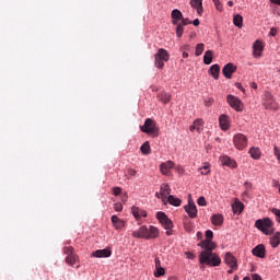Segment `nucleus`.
I'll list each match as a JSON object with an SVG mask.
<instances>
[{
  "label": "nucleus",
  "instance_id": "nucleus-63",
  "mask_svg": "<svg viewBox=\"0 0 280 280\" xmlns=\"http://www.w3.org/2000/svg\"><path fill=\"white\" fill-rule=\"evenodd\" d=\"M243 280H250V277L246 276L243 278Z\"/></svg>",
  "mask_w": 280,
  "mask_h": 280
},
{
  "label": "nucleus",
  "instance_id": "nucleus-35",
  "mask_svg": "<svg viewBox=\"0 0 280 280\" xmlns=\"http://www.w3.org/2000/svg\"><path fill=\"white\" fill-rule=\"evenodd\" d=\"M140 152L142 154L148 155L150 152H152V148H150V141H145L141 147H140Z\"/></svg>",
  "mask_w": 280,
  "mask_h": 280
},
{
  "label": "nucleus",
  "instance_id": "nucleus-5",
  "mask_svg": "<svg viewBox=\"0 0 280 280\" xmlns=\"http://www.w3.org/2000/svg\"><path fill=\"white\" fill-rule=\"evenodd\" d=\"M155 61L154 65L158 69H163L165 67V62L170 60V52L164 48H160L158 52L154 55Z\"/></svg>",
  "mask_w": 280,
  "mask_h": 280
},
{
  "label": "nucleus",
  "instance_id": "nucleus-19",
  "mask_svg": "<svg viewBox=\"0 0 280 280\" xmlns=\"http://www.w3.org/2000/svg\"><path fill=\"white\" fill-rule=\"evenodd\" d=\"M174 162L173 161H166V162H163L161 165H160V172L164 175V176H167L170 174V171L171 170H174Z\"/></svg>",
  "mask_w": 280,
  "mask_h": 280
},
{
  "label": "nucleus",
  "instance_id": "nucleus-49",
  "mask_svg": "<svg viewBox=\"0 0 280 280\" xmlns=\"http://www.w3.org/2000/svg\"><path fill=\"white\" fill-rule=\"evenodd\" d=\"M271 212H272L273 215H276L277 218H280V210H279V209L273 208V209L271 210Z\"/></svg>",
  "mask_w": 280,
  "mask_h": 280
},
{
  "label": "nucleus",
  "instance_id": "nucleus-60",
  "mask_svg": "<svg viewBox=\"0 0 280 280\" xmlns=\"http://www.w3.org/2000/svg\"><path fill=\"white\" fill-rule=\"evenodd\" d=\"M250 86H252V89H257V83L253 82V83L250 84Z\"/></svg>",
  "mask_w": 280,
  "mask_h": 280
},
{
  "label": "nucleus",
  "instance_id": "nucleus-46",
  "mask_svg": "<svg viewBox=\"0 0 280 280\" xmlns=\"http://www.w3.org/2000/svg\"><path fill=\"white\" fill-rule=\"evenodd\" d=\"M114 209L115 211L121 212L124 211V206L121 205V202H117L114 205Z\"/></svg>",
  "mask_w": 280,
  "mask_h": 280
},
{
  "label": "nucleus",
  "instance_id": "nucleus-8",
  "mask_svg": "<svg viewBox=\"0 0 280 280\" xmlns=\"http://www.w3.org/2000/svg\"><path fill=\"white\" fill-rule=\"evenodd\" d=\"M233 143L236 150H245L248 145V138L244 133H236L233 137Z\"/></svg>",
  "mask_w": 280,
  "mask_h": 280
},
{
  "label": "nucleus",
  "instance_id": "nucleus-25",
  "mask_svg": "<svg viewBox=\"0 0 280 280\" xmlns=\"http://www.w3.org/2000/svg\"><path fill=\"white\" fill-rule=\"evenodd\" d=\"M209 75H212L214 80L220 78V65L214 63L208 70Z\"/></svg>",
  "mask_w": 280,
  "mask_h": 280
},
{
  "label": "nucleus",
  "instance_id": "nucleus-10",
  "mask_svg": "<svg viewBox=\"0 0 280 280\" xmlns=\"http://www.w3.org/2000/svg\"><path fill=\"white\" fill-rule=\"evenodd\" d=\"M264 106L267 108V110H277L279 108V105L277 102H275V97L270 92H266L264 96Z\"/></svg>",
  "mask_w": 280,
  "mask_h": 280
},
{
  "label": "nucleus",
  "instance_id": "nucleus-21",
  "mask_svg": "<svg viewBox=\"0 0 280 280\" xmlns=\"http://www.w3.org/2000/svg\"><path fill=\"white\" fill-rule=\"evenodd\" d=\"M171 18L173 25H178V23L183 21V12H180L178 9H175L172 11Z\"/></svg>",
  "mask_w": 280,
  "mask_h": 280
},
{
  "label": "nucleus",
  "instance_id": "nucleus-41",
  "mask_svg": "<svg viewBox=\"0 0 280 280\" xmlns=\"http://www.w3.org/2000/svg\"><path fill=\"white\" fill-rule=\"evenodd\" d=\"M163 275H165V268L163 267L155 268L154 277L159 278V277H163Z\"/></svg>",
  "mask_w": 280,
  "mask_h": 280
},
{
  "label": "nucleus",
  "instance_id": "nucleus-7",
  "mask_svg": "<svg viewBox=\"0 0 280 280\" xmlns=\"http://www.w3.org/2000/svg\"><path fill=\"white\" fill-rule=\"evenodd\" d=\"M63 254L67 255L65 261L68 264V266H75V264L80 261V257L75 254L73 247L71 246H65Z\"/></svg>",
  "mask_w": 280,
  "mask_h": 280
},
{
  "label": "nucleus",
  "instance_id": "nucleus-51",
  "mask_svg": "<svg viewBox=\"0 0 280 280\" xmlns=\"http://www.w3.org/2000/svg\"><path fill=\"white\" fill-rule=\"evenodd\" d=\"M252 280H264V279H261V276H259L258 273H253Z\"/></svg>",
  "mask_w": 280,
  "mask_h": 280
},
{
  "label": "nucleus",
  "instance_id": "nucleus-17",
  "mask_svg": "<svg viewBox=\"0 0 280 280\" xmlns=\"http://www.w3.org/2000/svg\"><path fill=\"white\" fill-rule=\"evenodd\" d=\"M252 254L259 259H264L266 257V246L264 244H259L253 248Z\"/></svg>",
  "mask_w": 280,
  "mask_h": 280
},
{
  "label": "nucleus",
  "instance_id": "nucleus-3",
  "mask_svg": "<svg viewBox=\"0 0 280 280\" xmlns=\"http://www.w3.org/2000/svg\"><path fill=\"white\" fill-rule=\"evenodd\" d=\"M141 132H144L145 135H149V137H159L160 135V129L159 126L156 125V121L152 118H147L144 120L143 126H140Z\"/></svg>",
  "mask_w": 280,
  "mask_h": 280
},
{
  "label": "nucleus",
  "instance_id": "nucleus-37",
  "mask_svg": "<svg viewBox=\"0 0 280 280\" xmlns=\"http://www.w3.org/2000/svg\"><path fill=\"white\" fill-rule=\"evenodd\" d=\"M174 25H176L175 32H176L177 38H182L183 37V33L185 32V27L180 23L174 24Z\"/></svg>",
  "mask_w": 280,
  "mask_h": 280
},
{
  "label": "nucleus",
  "instance_id": "nucleus-55",
  "mask_svg": "<svg viewBox=\"0 0 280 280\" xmlns=\"http://www.w3.org/2000/svg\"><path fill=\"white\" fill-rule=\"evenodd\" d=\"M271 3H275L276 5H280V0H270Z\"/></svg>",
  "mask_w": 280,
  "mask_h": 280
},
{
  "label": "nucleus",
  "instance_id": "nucleus-28",
  "mask_svg": "<svg viewBox=\"0 0 280 280\" xmlns=\"http://www.w3.org/2000/svg\"><path fill=\"white\" fill-rule=\"evenodd\" d=\"M249 154L255 161H259V159H261V150H259L257 147H252L249 149Z\"/></svg>",
  "mask_w": 280,
  "mask_h": 280
},
{
  "label": "nucleus",
  "instance_id": "nucleus-14",
  "mask_svg": "<svg viewBox=\"0 0 280 280\" xmlns=\"http://www.w3.org/2000/svg\"><path fill=\"white\" fill-rule=\"evenodd\" d=\"M224 264L229 266V268H232L233 270H237V258L233 256L231 252H228L224 256Z\"/></svg>",
  "mask_w": 280,
  "mask_h": 280
},
{
  "label": "nucleus",
  "instance_id": "nucleus-1",
  "mask_svg": "<svg viewBox=\"0 0 280 280\" xmlns=\"http://www.w3.org/2000/svg\"><path fill=\"white\" fill-rule=\"evenodd\" d=\"M213 250H215V247H203V250L199 254V262L211 267L220 266L222 259Z\"/></svg>",
  "mask_w": 280,
  "mask_h": 280
},
{
  "label": "nucleus",
  "instance_id": "nucleus-29",
  "mask_svg": "<svg viewBox=\"0 0 280 280\" xmlns=\"http://www.w3.org/2000/svg\"><path fill=\"white\" fill-rule=\"evenodd\" d=\"M219 124L221 126V130H229V116L221 115L219 118Z\"/></svg>",
  "mask_w": 280,
  "mask_h": 280
},
{
  "label": "nucleus",
  "instance_id": "nucleus-11",
  "mask_svg": "<svg viewBox=\"0 0 280 280\" xmlns=\"http://www.w3.org/2000/svg\"><path fill=\"white\" fill-rule=\"evenodd\" d=\"M226 100L231 108H234V110H237L238 113H242V110H244V104L236 96L230 94L228 95Z\"/></svg>",
  "mask_w": 280,
  "mask_h": 280
},
{
  "label": "nucleus",
  "instance_id": "nucleus-2",
  "mask_svg": "<svg viewBox=\"0 0 280 280\" xmlns=\"http://www.w3.org/2000/svg\"><path fill=\"white\" fill-rule=\"evenodd\" d=\"M131 235L138 240H156L159 237V228L142 225L139 230L133 231Z\"/></svg>",
  "mask_w": 280,
  "mask_h": 280
},
{
  "label": "nucleus",
  "instance_id": "nucleus-20",
  "mask_svg": "<svg viewBox=\"0 0 280 280\" xmlns=\"http://www.w3.org/2000/svg\"><path fill=\"white\" fill-rule=\"evenodd\" d=\"M112 223L116 231H121L126 226V221L119 219L117 215H112Z\"/></svg>",
  "mask_w": 280,
  "mask_h": 280
},
{
  "label": "nucleus",
  "instance_id": "nucleus-22",
  "mask_svg": "<svg viewBox=\"0 0 280 280\" xmlns=\"http://www.w3.org/2000/svg\"><path fill=\"white\" fill-rule=\"evenodd\" d=\"M221 164L225 165L226 167L235 168L237 167V162L235 160L229 158V155H223L220 158Z\"/></svg>",
  "mask_w": 280,
  "mask_h": 280
},
{
  "label": "nucleus",
  "instance_id": "nucleus-23",
  "mask_svg": "<svg viewBox=\"0 0 280 280\" xmlns=\"http://www.w3.org/2000/svg\"><path fill=\"white\" fill-rule=\"evenodd\" d=\"M131 213L136 218V220H141V218H148V212H145V210H141L139 207H132Z\"/></svg>",
  "mask_w": 280,
  "mask_h": 280
},
{
  "label": "nucleus",
  "instance_id": "nucleus-61",
  "mask_svg": "<svg viewBox=\"0 0 280 280\" xmlns=\"http://www.w3.org/2000/svg\"><path fill=\"white\" fill-rule=\"evenodd\" d=\"M183 58H189V54L188 52H183Z\"/></svg>",
  "mask_w": 280,
  "mask_h": 280
},
{
  "label": "nucleus",
  "instance_id": "nucleus-30",
  "mask_svg": "<svg viewBox=\"0 0 280 280\" xmlns=\"http://www.w3.org/2000/svg\"><path fill=\"white\" fill-rule=\"evenodd\" d=\"M158 98L160 100V102H162L163 104H170V102L172 101V95L168 94L167 92H161L158 95Z\"/></svg>",
  "mask_w": 280,
  "mask_h": 280
},
{
  "label": "nucleus",
  "instance_id": "nucleus-47",
  "mask_svg": "<svg viewBox=\"0 0 280 280\" xmlns=\"http://www.w3.org/2000/svg\"><path fill=\"white\" fill-rule=\"evenodd\" d=\"M113 194H114V196H119L121 194V187H114Z\"/></svg>",
  "mask_w": 280,
  "mask_h": 280
},
{
  "label": "nucleus",
  "instance_id": "nucleus-36",
  "mask_svg": "<svg viewBox=\"0 0 280 280\" xmlns=\"http://www.w3.org/2000/svg\"><path fill=\"white\" fill-rule=\"evenodd\" d=\"M167 202L168 205H172L173 207H180V199L172 196V195H168L167 197Z\"/></svg>",
  "mask_w": 280,
  "mask_h": 280
},
{
  "label": "nucleus",
  "instance_id": "nucleus-56",
  "mask_svg": "<svg viewBox=\"0 0 280 280\" xmlns=\"http://www.w3.org/2000/svg\"><path fill=\"white\" fill-rule=\"evenodd\" d=\"M197 240H202V232H197Z\"/></svg>",
  "mask_w": 280,
  "mask_h": 280
},
{
  "label": "nucleus",
  "instance_id": "nucleus-50",
  "mask_svg": "<svg viewBox=\"0 0 280 280\" xmlns=\"http://www.w3.org/2000/svg\"><path fill=\"white\" fill-rule=\"evenodd\" d=\"M185 255H186L187 259H195L196 258V256L194 254H191V252H186Z\"/></svg>",
  "mask_w": 280,
  "mask_h": 280
},
{
  "label": "nucleus",
  "instance_id": "nucleus-12",
  "mask_svg": "<svg viewBox=\"0 0 280 280\" xmlns=\"http://www.w3.org/2000/svg\"><path fill=\"white\" fill-rule=\"evenodd\" d=\"M172 194V188H170L168 184H162L160 188V192H156V198H160L162 202H165L167 200V196Z\"/></svg>",
  "mask_w": 280,
  "mask_h": 280
},
{
  "label": "nucleus",
  "instance_id": "nucleus-33",
  "mask_svg": "<svg viewBox=\"0 0 280 280\" xmlns=\"http://www.w3.org/2000/svg\"><path fill=\"white\" fill-rule=\"evenodd\" d=\"M233 23L236 27L242 28L244 25V18L240 14L234 15Z\"/></svg>",
  "mask_w": 280,
  "mask_h": 280
},
{
  "label": "nucleus",
  "instance_id": "nucleus-42",
  "mask_svg": "<svg viewBox=\"0 0 280 280\" xmlns=\"http://www.w3.org/2000/svg\"><path fill=\"white\" fill-rule=\"evenodd\" d=\"M213 3H214V7L215 9L219 11V12H222L224 10V7L222 5V2H220V0H212Z\"/></svg>",
  "mask_w": 280,
  "mask_h": 280
},
{
  "label": "nucleus",
  "instance_id": "nucleus-57",
  "mask_svg": "<svg viewBox=\"0 0 280 280\" xmlns=\"http://www.w3.org/2000/svg\"><path fill=\"white\" fill-rule=\"evenodd\" d=\"M128 200V194H125V196L122 197V202H126Z\"/></svg>",
  "mask_w": 280,
  "mask_h": 280
},
{
  "label": "nucleus",
  "instance_id": "nucleus-48",
  "mask_svg": "<svg viewBox=\"0 0 280 280\" xmlns=\"http://www.w3.org/2000/svg\"><path fill=\"white\" fill-rule=\"evenodd\" d=\"M175 170L179 174H185V168H183V166H180V165L176 166Z\"/></svg>",
  "mask_w": 280,
  "mask_h": 280
},
{
  "label": "nucleus",
  "instance_id": "nucleus-62",
  "mask_svg": "<svg viewBox=\"0 0 280 280\" xmlns=\"http://www.w3.org/2000/svg\"><path fill=\"white\" fill-rule=\"evenodd\" d=\"M234 270H237V269L231 268L230 270H228V273H229V275H233V271H234Z\"/></svg>",
  "mask_w": 280,
  "mask_h": 280
},
{
  "label": "nucleus",
  "instance_id": "nucleus-15",
  "mask_svg": "<svg viewBox=\"0 0 280 280\" xmlns=\"http://www.w3.org/2000/svg\"><path fill=\"white\" fill-rule=\"evenodd\" d=\"M184 209L189 218L194 219L198 217V209L196 208V203H194V201L189 200L188 205L185 206Z\"/></svg>",
  "mask_w": 280,
  "mask_h": 280
},
{
  "label": "nucleus",
  "instance_id": "nucleus-9",
  "mask_svg": "<svg viewBox=\"0 0 280 280\" xmlns=\"http://www.w3.org/2000/svg\"><path fill=\"white\" fill-rule=\"evenodd\" d=\"M198 246H200V248H217L215 243H213V231H206V240L198 243Z\"/></svg>",
  "mask_w": 280,
  "mask_h": 280
},
{
  "label": "nucleus",
  "instance_id": "nucleus-38",
  "mask_svg": "<svg viewBox=\"0 0 280 280\" xmlns=\"http://www.w3.org/2000/svg\"><path fill=\"white\" fill-rule=\"evenodd\" d=\"M126 178L128 180H132V178H135V176H137V170L135 168H128L127 173L125 174Z\"/></svg>",
  "mask_w": 280,
  "mask_h": 280
},
{
  "label": "nucleus",
  "instance_id": "nucleus-31",
  "mask_svg": "<svg viewBox=\"0 0 280 280\" xmlns=\"http://www.w3.org/2000/svg\"><path fill=\"white\" fill-rule=\"evenodd\" d=\"M203 62L206 65H211V62H213V50H207L205 52Z\"/></svg>",
  "mask_w": 280,
  "mask_h": 280
},
{
  "label": "nucleus",
  "instance_id": "nucleus-44",
  "mask_svg": "<svg viewBox=\"0 0 280 280\" xmlns=\"http://www.w3.org/2000/svg\"><path fill=\"white\" fill-rule=\"evenodd\" d=\"M191 20L189 18H182V22H179L180 25L185 27V25H191Z\"/></svg>",
  "mask_w": 280,
  "mask_h": 280
},
{
  "label": "nucleus",
  "instance_id": "nucleus-32",
  "mask_svg": "<svg viewBox=\"0 0 280 280\" xmlns=\"http://www.w3.org/2000/svg\"><path fill=\"white\" fill-rule=\"evenodd\" d=\"M280 244V232H277L271 238H270V245L272 248H277Z\"/></svg>",
  "mask_w": 280,
  "mask_h": 280
},
{
  "label": "nucleus",
  "instance_id": "nucleus-4",
  "mask_svg": "<svg viewBox=\"0 0 280 280\" xmlns=\"http://www.w3.org/2000/svg\"><path fill=\"white\" fill-rule=\"evenodd\" d=\"M255 226L256 229H258V231H261V233H265V235H272L275 231L272 229V220H270L269 218L256 220Z\"/></svg>",
  "mask_w": 280,
  "mask_h": 280
},
{
  "label": "nucleus",
  "instance_id": "nucleus-45",
  "mask_svg": "<svg viewBox=\"0 0 280 280\" xmlns=\"http://www.w3.org/2000/svg\"><path fill=\"white\" fill-rule=\"evenodd\" d=\"M197 203L199 207H207V199H205V197H199Z\"/></svg>",
  "mask_w": 280,
  "mask_h": 280
},
{
  "label": "nucleus",
  "instance_id": "nucleus-34",
  "mask_svg": "<svg viewBox=\"0 0 280 280\" xmlns=\"http://www.w3.org/2000/svg\"><path fill=\"white\" fill-rule=\"evenodd\" d=\"M234 213H242L244 211V203L241 201H235L232 206Z\"/></svg>",
  "mask_w": 280,
  "mask_h": 280
},
{
  "label": "nucleus",
  "instance_id": "nucleus-13",
  "mask_svg": "<svg viewBox=\"0 0 280 280\" xmlns=\"http://www.w3.org/2000/svg\"><path fill=\"white\" fill-rule=\"evenodd\" d=\"M236 71H237V66H234L232 62H229L222 69V73L224 78H226L228 80H231V78H233V73H235Z\"/></svg>",
  "mask_w": 280,
  "mask_h": 280
},
{
  "label": "nucleus",
  "instance_id": "nucleus-6",
  "mask_svg": "<svg viewBox=\"0 0 280 280\" xmlns=\"http://www.w3.org/2000/svg\"><path fill=\"white\" fill-rule=\"evenodd\" d=\"M159 222L162 224L163 229L166 230V235H172V229H174V223L170 220L165 212L159 211L156 213Z\"/></svg>",
  "mask_w": 280,
  "mask_h": 280
},
{
  "label": "nucleus",
  "instance_id": "nucleus-40",
  "mask_svg": "<svg viewBox=\"0 0 280 280\" xmlns=\"http://www.w3.org/2000/svg\"><path fill=\"white\" fill-rule=\"evenodd\" d=\"M210 165L209 163H205V165L202 167L199 168V171L201 172V174L203 176H207V174H209L211 171L209 170Z\"/></svg>",
  "mask_w": 280,
  "mask_h": 280
},
{
  "label": "nucleus",
  "instance_id": "nucleus-53",
  "mask_svg": "<svg viewBox=\"0 0 280 280\" xmlns=\"http://www.w3.org/2000/svg\"><path fill=\"white\" fill-rule=\"evenodd\" d=\"M155 268H161V258L155 257Z\"/></svg>",
  "mask_w": 280,
  "mask_h": 280
},
{
  "label": "nucleus",
  "instance_id": "nucleus-18",
  "mask_svg": "<svg viewBox=\"0 0 280 280\" xmlns=\"http://www.w3.org/2000/svg\"><path fill=\"white\" fill-rule=\"evenodd\" d=\"M262 51H264V44L261 43V40H256L253 44V56H254V58H260Z\"/></svg>",
  "mask_w": 280,
  "mask_h": 280
},
{
  "label": "nucleus",
  "instance_id": "nucleus-24",
  "mask_svg": "<svg viewBox=\"0 0 280 280\" xmlns=\"http://www.w3.org/2000/svg\"><path fill=\"white\" fill-rule=\"evenodd\" d=\"M190 5L194 10H197V14L199 16H202V12H205V9L202 8V0H190Z\"/></svg>",
  "mask_w": 280,
  "mask_h": 280
},
{
  "label": "nucleus",
  "instance_id": "nucleus-16",
  "mask_svg": "<svg viewBox=\"0 0 280 280\" xmlns=\"http://www.w3.org/2000/svg\"><path fill=\"white\" fill-rule=\"evenodd\" d=\"M113 255V250L110 247H106L104 249H97L92 253L91 257H96V258H104V257H110Z\"/></svg>",
  "mask_w": 280,
  "mask_h": 280
},
{
  "label": "nucleus",
  "instance_id": "nucleus-43",
  "mask_svg": "<svg viewBox=\"0 0 280 280\" xmlns=\"http://www.w3.org/2000/svg\"><path fill=\"white\" fill-rule=\"evenodd\" d=\"M244 187H245L246 191L243 192V196H248V189H253V184L249 182H245Z\"/></svg>",
  "mask_w": 280,
  "mask_h": 280
},
{
  "label": "nucleus",
  "instance_id": "nucleus-52",
  "mask_svg": "<svg viewBox=\"0 0 280 280\" xmlns=\"http://www.w3.org/2000/svg\"><path fill=\"white\" fill-rule=\"evenodd\" d=\"M269 36H277V28L276 27L270 28Z\"/></svg>",
  "mask_w": 280,
  "mask_h": 280
},
{
  "label": "nucleus",
  "instance_id": "nucleus-59",
  "mask_svg": "<svg viewBox=\"0 0 280 280\" xmlns=\"http://www.w3.org/2000/svg\"><path fill=\"white\" fill-rule=\"evenodd\" d=\"M228 5L230 7V8H233V5H234V3H233V1H228Z\"/></svg>",
  "mask_w": 280,
  "mask_h": 280
},
{
  "label": "nucleus",
  "instance_id": "nucleus-26",
  "mask_svg": "<svg viewBox=\"0 0 280 280\" xmlns=\"http://www.w3.org/2000/svg\"><path fill=\"white\" fill-rule=\"evenodd\" d=\"M202 126H205V122L202 121V119L199 118L192 122L189 130L190 132H194L195 130L198 132H202Z\"/></svg>",
  "mask_w": 280,
  "mask_h": 280
},
{
  "label": "nucleus",
  "instance_id": "nucleus-27",
  "mask_svg": "<svg viewBox=\"0 0 280 280\" xmlns=\"http://www.w3.org/2000/svg\"><path fill=\"white\" fill-rule=\"evenodd\" d=\"M211 222L214 226H222L224 224V217L222 214H214L211 218Z\"/></svg>",
  "mask_w": 280,
  "mask_h": 280
},
{
  "label": "nucleus",
  "instance_id": "nucleus-39",
  "mask_svg": "<svg viewBox=\"0 0 280 280\" xmlns=\"http://www.w3.org/2000/svg\"><path fill=\"white\" fill-rule=\"evenodd\" d=\"M202 51H205V44H197L195 56H202Z\"/></svg>",
  "mask_w": 280,
  "mask_h": 280
},
{
  "label": "nucleus",
  "instance_id": "nucleus-54",
  "mask_svg": "<svg viewBox=\"0 0 280 280\" xmlns=\"http://www.w3.org/2000/svg\"><path fill=\"white\" fill-rule=\"evenodd\" d=\"M191 23L195 25V27H198V25H200V20L196 19Z\"/></svg>",
  "mask_w": 280,
  "mask_h": 280
},
{
  "label": "nucleus",
  "instance_id": "nucleus-58",
  "mask_svg": "<svg viewBox=\"0 0 280 280\" xmlns=\"http://www.w3.org/2000/svg\"><path fill=\"white\" fill-rule=\"evenodd\" d=\"M236 86H237V89H240L241 91H244V88H242V83H237Z\"/></svg>",
  "mask_w": 280,
  "mask_h": 280
},
{
  "label": "nucleus",
  "instance_id": "nucleus-64",
  "mask_svg": "<svg viewBox=\"0 0 280 280\" xmlns=\"http://www.w3.org/2000/svg\"><path fill=\"white\" fill-rule=\"evenodd\" d=\"M234 280H240V276H234Z\"/></svg>",
  "mask_w": 280,
  "mask_h": 280
}]
</instances>
